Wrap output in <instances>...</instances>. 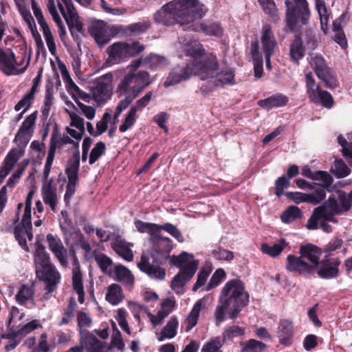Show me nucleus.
<instances>
[{"label":"nucleus","mask_w":352,"mask_h":352,"mask_svg":"<svg viewBox=\"0 0 352 352\" xmlns=\"http://www.w3.org/2000/svg\"><path fill=\"white\" fill-rule=\"evenodd\" d=\"M148 242L151 244L150 256L142 254L138 265L142 272L151 278L160 280L164 279L166 270L161 265L168 259L171 265L182 267V265L187 263L189 258H193L192 254L186 252H182L178 256H170L173 241L168 237L161 236L159 232L155 236L148 238Z\"/></svg>","instance_id":"nucleus-1"},{"label":"nucleus","mask_w":352,"mask_h":352,"mask_svg":"<svg viewBox=\"0 0 352 352\" xmlns=\"http://www.w3.org/2000/svg\"><path fill=\"white\" fill-rule=\"evenodd\" d=\"M207 12L208 8L199 0H173L155 14L154 19L166 26L184 25L202 19Z\"/></svg>","instance_id":"nucleus-2"},{"label":"nucleus","mask_w":352,"mask_h":352,"mask_svg":"<svg viewBox=\"0 0 352 352\" xmlns=\"http://www.w3.org/2000/svg\"><path fill=\"white\" fill-rule=\"evenodd\" d=\"M250 295L240 278L228 280L221 289L219 302L232 306L230 318L236 319L241 310L249 303Z\"/></svg>","instance_id":"nucleus-3"},{"label":"nucleus","mask_w":352,"mask_h":352,"mask_svg":"<svg viewBox=\"0 0 352 352\" xmlns=\"http://www.w3.org/2000/svg\"><path fill=\"white\" fill-rule=\"evenodd\" d=\"M34 263L36 277L45 283V289L47 293L53 292L60 281V275L50 263V256L41 243H36Z\"/></svg>","instance_id":"nucleus-4"},{"label":"nucleus","mask_w":352,"mask_h":352,"mask_svg":"<svg viewBox=\"0 0 352 352\" xmlns=\"http://www.w3.org/2000/svg\"><path fill=\"white\" fill-rule=\"evenodd\" d=\"M285 23L292 32H299L309 23L311 11L307 0H285Z\"/></svg>","instance_id":"nucleus-5"},{"label":"nucleus","mask_w":352,"mask_h":352,"mask_svg":"<svg viewBox=\"0 0 352 352\" xmlns=\"http://www.w3.org/2000/svg\"><path fill=\"white\" fill-rule=\"evenodd\" d=\"M144 49V45L139 41L132 43L115 42L107 48L106 52L108 54L107 61L111 65L120 64L140 54Z\"/></svg>","instance_id":"nucleus-6"},{"label":"nucleus","mask_w":352,"mask_h":352,"mask_svg":"<svg viewBox=\"0 0 352 352\" xmlns=\"http://www.w3.org/2000/svg\"><path fill=\"white\" fill-rule=\"evenodd\" d=\"M150 83V75L147 72L141 71L137 74H128L118 85L117 92L119 96L129 94L136 98Z\"/></svg>","instance_id":"nucleus-7"},{"label":"nucleus","mask_w":352,"mask_h":352,"mask_svg":"<svg viewBox=\"0 0 352 352\" xmlns=\"http://www.w3.org/2000/svg\"><path fill=\"white\" fill-rule=\"evenodd\" d=\"M135 226L140 233L149 234V238L155 236L160 230H164L169 233L178 242L184 241V236L179 230L170 223H166L164 225H158L154 223L144 222L141 220H135Z\"/></svg>","instance_id":"nucleus-8"},{"label":"nucleus","mask_w":352,"mask_h":352,"mask_svg":"<svg viewBox=\"0 0 352 352\" xmlns=\"http://www.w3.org/2000/svg\"><path fill=\"white\" fill-rule=\"evenodd\" d=\"M199 265L197 260L187 262L179 267L180 271L174 276L171 281V288L177 294H182L184 287L186 282L190 280L195 275Z\"/></svg>","instance_id":"nucleus-9"},{"label":"nucleus","mask_w":352,"mask_h":352,"mask_svg":"<svg viewBox=\"0 0 352 352\" xmlns=\"http://www.w3.org/2000/svg\"><path fill=\"white\" fill-rule=\"evenodd\" d=\"M113 75L106 74L97 78L91 87L93 98L98 103L107 101L110 98V91L112 89Z\"/></svg>","instance_id":"nucleus-10"},{"label":"nucleus","mask_w":352,"mask_h":352,"mask_svg":"<svg viewBox=\"0 0 352 352\" xmlns=\"http://www.w3.org/2000/svg\"><path fill=\"white\" fill-rule=\"evenodd\" d=\"M285 269L291 272L297 274L305 278L310 277L315 274L312 267L308 262L302 259L300 256L289 254L286 258Z\"/></svg>","instance_id":"nucleus-11"},{"label":"nucleus","mask_w":352,"mask_h":352,"mask_svg":"<svg viewBox=\"0 0 352 352\" xmlns=\"http://www.w3.org/2000/svg\"><path fill=\"white\" fill-rule=\"evenodd\" d=\"M21 64L18 63L16 56L10 49L4 50L0 47V71L6 76H11L23 73L26 69L24 67L20 70L17 67Z\"/></svg>","instance_id":"nucleus-12"},{"label":"nucleus","mask_w":352,"mask_h":352,"mask_svg":"<svg viewBox=\"0 0 352 352\" xmlns=\"http://www.w3.org/2000/svg\"><path fill=\"white\" fill-rule=\"evenodd\" d=\"M341 261L338 257L326 258L320 261V265L316 273L325 280L337 278L340 274Z\"/></svg>","instance_id":"nucleus-13"},{"label":"nucleus","mask_w":352,"mask_h":352,"mask_svg":"<svg viewBox=\"0 0 352 352\" xmlns=\"http://www.w3.org/2000/svg\"><path fill=\"white\" fill-rule=\"evenodd\" d=\"M193 74L195 75V68L192 63L177 65L170 72L167 80L164 82V86L168 87L186 80Z\"/></svg>","instance_id":"nucleus-14"},{"label":"nucleus","mask_w":352,"mask_h":352,"mask_svg":"<svg viewBox=\"0 0 352 352\" xmlns=\"http://www.w3.org/2000/svg\"><path fill=\"white\" fill-rule=\"evenodd\" d=\"M321 254L320 248L312 243L301 245L299 248L300 256L309 261L308 263L315 272L319 267Z\"/></svg>","instance_id":"nucleus-15"},{"label":"nucleus","mask_w":352,"mask_h":352,"mask_svg":"<svg viewBox=\"0 0 352 352\" xmlns=\"http://www.w3.org/2000/svg\"><path fill=\"white\" fill-rule=\"evenodd\" d=\"M306 54V47L300 34H296L294 39L289 44V57L290 61L296 66L300 65V61L302 60Z\"/></svg>","instance_id":"nucleus-16"},{"label":"nucleus","mask_w":352,"mask_h":352,"mask_svg":"<svg viewBox=\"0 0 352 352\" xmlns=\"http://www.w3.org/2000/svg\"><path fill=\"white\" fill-rule=\"evenodd\" d=\"M294 333V327L292 321L289 319L280 320L277 331L279 343L285 346L291 345Z\"/></svg>","instance_id":"nucleus-17"},{"label":"nucleus","mask_w":352,"mask_h":352,"mask_svg":"<svg viewBox=\"0 0 352 352\" xmlns=\"http://www.w3.org/2000/svg\"><path fill=\"white\" fill-rule=\"evenodd\" d=\"M56 191L57 189L56 187L53 185L52 179L47 180V183L43 186L41 190L44 203L48 205L54 212H56L58 201Z\"/></svg>","instance_id":"nucleus-18"},{"label":"nucleus","mask_w":352,"mask_h":352,"mask_svg":"<svg viewBox=\"0 0 352 352\" xmlns=\"http://www.w3.org/2000/svg\"><path fill=\"white\" fill-rule=\"evenodd\" d=\"M288 102L289 98L287 96L281 93H276L265 99L259 100L257 104L263 109L270 110L273 108L284 107L287 104Z\"/></svg>","instance_id":"nucleus-19"},{"label":"nucleus","mask_w":352,"mask_h":352,"mask_svg":"<svg viewBox=\"0 0 352 352\" xmlns=\"http://www.w3.org/2000/svg\"><path fill=\"white\" fill-rule=\"evenodd\" d=\"M261 44L265 54H274L276 41L269 24H265L262 28Z\"/></svg>","instance_id":"nucleus-20"},{"label":"nucleus","mask_w":352,"mask_h":352,"mask_svg":"<svg viewBox=\"0 0 352 352\" xmlns=\"http://www.w3.org/2000/svg\"><path fill=\"white\" fill-rule=\"evenodd\" d=\"M309 64L318 78H323L324 74L331 72V69L327 66L326 60L321 54L309 53Z\"/></svg>","instance_id":"nucleus-21"},{"label":"nucleus","mask_w":352,"mask_h":352,"mask_svg":"<svg viewBox=\"0 0 352 352\" xmlns=\"http://www.w3.org/2000/svg\"><path fill=\"white\" fill-rule=\"evenodd\" d=\"M24 153L23 148H12L5 157L0 168L9 174Z\"/></svg>","instance_id":"nucleus-22"},{"label":"nucleus","mask_w":352,"mask_h":352,"mask_svg":"<svg viewBox=\"0 0 352 352\" xmlns=\"http://www.w3.org/2000/svg\"><path fill=\"white\" fill-rule=\"evenodd\" d=\"M205 307L206 304L203 299H199L195 303L186 319V326L185 331L186 332H188L197 325L200 311L202 309L205 308Z\"/></svg>","instance_id":"nucleus-23"},{"label":"nucleus","mask_w":352,"mask_h":352,"mask_svg":"<svg viewBox=\"0 0 352 352\" xmlns=\"http://www.w3.org/2000/svg\"><path fill=\"white\" fill-rule=\"evenodd\" d=\"M192 65L195 68V75L217 69V62L215 58L204 56L199 58L195 63H192Z\"/></svg>","instance_id":"nucleus-24"},{"label":"nucleus","mask_w":352,"mask_h":352,"mask_svg":"<svg viewBox=\"0 0 352 352\" xmlns=\"http://www.w3.org/2000/svg\"><path fill=\"white\" fill-rule=\"evenodd\" d=\"M80 162V156L78 152L74 153L72 156L68 159L65 170L68 179L78 180Z\"/></svg>","instance_id":"nucleus-25"},{"label":"nucleus","mask_w":352,"mask_h":352,"mask_svg":"<svg viewBox=\"0 0 352 352\" xmlns=\"http://www.w3.org/2000/svg\"><path fill=\"white\" fill-rule=\"evenodd\" d=\"M111 248L122 258L126 261H131L133 254L127 243L122 239H116L111 244Z\"/></svg>","instance_id":"nucleus-26"},{"label":"nucleus","mask_w":352,"mask_h":352,"mask_svg":"<svg viewBox=\"0 0 352 352\" xmlns=\"http://www.w3.org/2000/svg\"><path fill=\"white\" fill-rule=\"evenodd\" d=\"M94 258L103 274L111 275L113 273V262L110 257L105 254L94 252Z\"/></svg>","instance_id":"nucleus-27"},{"label":"nucleus","mask_w":352,"mask_h":352,"mask_svg":"<svg viewBox=\"0 0 352 352\" xmlns=\"http://www.w3.org/2000/svg\"><path fill=\"white\" fill-rule=\"evenodd\" d=\"M58 9L67 23L69 30L74 41L76 43H78L80 38V36L76 32V31H74L75 25H76L77 23L80 22L78 14H76L74 18L71 16H67L64 6L60 2H58Z\"/></svg>","instance_id":"nucleus-28"},{"label":"nucleus","mask_w":352,"mask_h":352,"mask_svg":"<svg viewBox=\"0 0 352 352\" xmlns=\"http://www.w3.org/2000/svg\"><path fill=\"white\" fill-rule=\"evenodd\" d=\"M34 296V286L23 284L20 287L15 296V299L18 304L21 305H25L28 301L33 300Z\"/></svg>","instance_id":"nucleus-29"},{"label":"nucleus","mask_w":352,"mask_h":352,"mask_svg":"<svg viewBox=\"0 0 352 352\" xmlns=\"http://www.w3.org/2000/svg\"><path fill=\"white\" fill-rule=\"evenodd\" d=\"M258 2L265 14L269 15L273 22L278 23L280 21L278 10L274 0H258Z\"/></svg>","instance_id":"nucleus-30"},{"label":"nucleus","mask_w":352,"mask_h":352,"mask_svg":"<svg viewBox=\"0 0 352 352\" xmlns=\"http://www.w3.org/2000/svg\"><path fill=\"white\" fill-rule=\"evenodd\" d=\"M178 324L179 322L177 317L172 316L162 330L160 336L158 338L159 341H162L165 338L170 339L174 338L177 334Z\"/></svg>","instance_id":"nucleus-31"},{"label":"nucleus","mask_w":352,"mask_h":352,"mask_svg":"<svg viewBox=\"0 0 352 352\" xmlns=\"http://www.w3.org/2000/svg\"><path fill=\"white\" fill-rule=\"evenodd\" d=\"M124 298L121 287L113 283L108 287L106 294V300L111 305H116L120 303Z\"/></svg>","instance_id":"nucleus-32"},{"label":"nucleus","mask_w":352,"mask_h":352,"mask_svg":"<svg viewBox=\"0 0 352 352\" xmlns=\"http://www.w3.org/2000/svg\"><path fill=\"white\" fill-rule=\"evenodd\" d=\"M201 32L208 36L221 37L223 34V28L217 22L201 23L199 25Z\"/></svg>","instance_id":"nucleus-33"},{"label":"nucleus","mask_w":352,"mask_h":352,"mask_svg":"<svg viewBox=\"0 0 352 352\" xmlns=\"http://www.w3.org/2000/svg\"><path fill=\"white\" fill-rule=\"evenodd\" d=\"M302 212L301 210L296 206H290L283 212L280 215L281 221L285 223H289L296 219H301Z\"/></svg>","instance_id":"nucleus-34"},{"label":"nucleus","mask_w":352,"mask_h":352,"mask_svg":"<svg viewBox=\"0 0 352 352\" xmlns=\"http://www.w3.org/2000/svg\"><path fill=\"white\" fill-rule=\"evenodd\" d=\"M241 344V352H265L268 349L266 344L256 339H250Z\"/></svg>","instance_id":"nucleus-35"},{"label":"nucleus","mask_w":352,"mask_h":352,"mask_svg":"<svg viewBox=\"0 0 352 352\" xmlns=\"http://www.w3.org/2000/svg\"><path fill=\"white\" fill-rule=\"evenodd\" d=\"M234 84V73L232 69H221L215 80L216 86L232 85Z\"/></svg>","instance_id":"nucleus-36"},{"label":"nucleus","mask_w":352,"mask_h":352,"mask_svg":"<svg viewBox=\"0 0 352 352\" xmlns=\"http://www.w3.org/2000/svg\"><path fill=\"white\" fill-rule=\"evenodd\" d=\"M143 63L151 69L166 66L168 64L167 59L162 56L151 54L145 57Z\"/></svg>","instance_id":"nucleus-37"},{"label":"nucleus","mask_w":352,"mask_h":352,"mask_svg":"<svg viewBox=\"0 0 352 352\" xmlns=\"http://www.w3.org/2000/svg\"><path fill=\"white\" fill-rule=\"evenodd\" d=\"M287 245L285 239H281L278 243H275L273 245H269L267 244H263L261 246V251L263 253L268 254L272 257L278 256L282 251Z\"/></svg>","instance_id":"nucleus-38"},{"label":"nucleus","mask_w":352,"mask_h":352,"mask_svg":"<svg viewBox=\"0 0 352 352\" xmlns=\"http://www.w3.org/2000/svg\"><path fill=\"white\" fill-rule=\"evenodd\" d=\"M115 274L117 280L119 282H123L130 285H133L134 282V278L131 272L124 265H116L115 267Z\"/></svg>","instance_id":"nucleus-39"},{"label":"nucleus","mask_w":352,"mask_h":352,"mask_svg":"<svg viewBox=\"0 0 352 352\" xmlns=\"http://www.w3.org/2000/svg\"><path fill=\"white\" fill-rule=\"evenodd\" d=\"M185 54L193 58L192 63H195L199 58L204 56L205 50L201 44L195 43L186 46Z\"/></svg>","instance_id":"nucleus-40"},{"label":"nucleus","mask_w":352,"mask_h":352,"mask_svg":"<svg viewBox=\"0 0 352 352\" xmlns=\"http://www.w3.org/2000/svg\"><path fill=\"white\" fill-rule=\"evenodd\" d=\"M336 194L342 213L349 211L352 208V190L347 193L342 190H338Z\"/></svg>","instance_id":"nucleus-41"},{"label":"nucleus","mask_w":352,"mask_h":352,"mask_svg":"<svg viewBox=\"0 0 352 352\" xmlns=\"http://www.w3.org/2000/svg\"><path fill=\"white\" fill-rule=\"evenodd\" d=\"M314 188L312 189L314 192L309 194L310 197V204L317 205L324 199L326 190L328 188L318 183H314Z\"/></svg>","instance_id":"nucleus-42"},{"label":"nucleus","mask_w":352,"mask_h":352,"mask_svg":"<svg viewBox=\"0 0 352 352\" xmlns=\"http://www.w3.org/2000/svg\"><path fill=\"white\" fill-rule=\"evenodd\" d=\"M317 100L312 102L316 104L320 103L323 107L327 109L331 108L334 104L331 94L327 91L321 89L320 87H317Z\"/></svg>","instance_id":"nucleus-43"},{"label":"nucleus","mask_w":352,"mask_h":352,"mask_svg":"<svg viewBox=\"0 0 352 352\" xmlns=\"http://www.w3.org/2000/svg\"><path fill=\"white\" fill-rule=\"evenodd\" d=\"M318 208L322 209L323 214L327 213H342V210L338 203V200L333 196H330L322 205Z\"/></svg>","instance_id":"nucleus-44"},{"label":"nucleus","mask_w":352,"mask_h":352,"mask_svg":"<svg viewBox=\"0 0 352 352\" xmlns=\"http://www.w3.org/2000/svg\"><path fill=\"white\" fill-rule=\"evenodd\" d=\"M305 82L307 88V94L311 101H315L317 100L316 94L318 91L317 87H320L319 85L316 84L315 79L311 72H309L305 75Z\"/></svg>","instance_id":"nucleus-45"},{"label":"nucleus","mask_w":352,"mask_h":352,"mask_svg":"<svg viewBox=\"0 0 352 352\" xmlns=\"http://www.w3.org/2000/svg\"><path fill=\"white\" fill-rule=\"evenodd\" d=\"M331 171L337 178L345 177L351 173L350 168L342 159L334 161Z\"/></svg>","instance_id":"nucleus-46"},{"label":"nucleus","mask_w":352,"mask_h":352,"mask_svg":"<svg viewBox=\"0 0 352 352\" xmlns=\"http://www.w3.org/2000/svg\"><path fill=\"white\" fill-rule=\"evenodd\" d=\"M37 111H35L25 118L19 129L20 133L23 132L32 136L34 133V127L35 126L36 120L37 118Z\"/></svg>","instance_id":"nucleus-47"},{"label":"nucleus","mask_w":352,"mask_h":352,"mask_svg":"<svg viewBox=\"0 0 352 352\" xmlns=\"http://www.w3.org/2000/svg\"><path fill=\"white\" fill-rule=\"evenodd\" d=\"M87 352H104L106 343L98 339L95 336L91 335L87 338Z\"/></svg>","instance_id":"nucleus-48"},{"label":"nucleus","mask_w":352,"mask_h":352,"mask_svg":"<svg viewBox=\"0 0 352 352\" xmlns=\"http://www.w3.org/2000/svg\"><path fill=\"white\" fill-rule=\"evenodd\" d=\"M136 113L137 111H135V109L131 107L127 114L126 115L122 124L119 126V130L120 132H125L135 124L137 120Z\"/></svg>","instance_id":"nucleus-49"},{"label":"nucleus","mask_w":352,"mask_h":352,"mask_svg":"<svg viewBox=\"0 0 352 352\" xmlns=\"http://www.w3.org/2000/svg\"><path fill=\"white\" fill-rule=\"evenodd\" d=\"M105 144L101 141L97 142L91 151L89 159V164H94L102 155L105 153Z\"/></svg>","instance_id":"nucleus-50"},{"label":"nucleus","mask_w":352,"mask_h":352,"mask_svg":"<svg viewBox=\"0 0 352 352\" xmlns=\"http://www.w3.org/2000/svg\"><path fill=\"white\" fill-rule=\"evenodd\" d=\"M226 276V274L223 269H217L210 278V281L206 287V291H210L219 285Z\"/></svg>","instance_id":"nucleus-51"},{"label":"nucleus","mask_w":352,"mask_h":352,"mask_svg":"<svg viewBox=\"0 0 352 352\" xmlns=\"http://www.w3.org/2000/svg\"><path fill=\"white\" fill-rule=\"evenodd\" d=\"M222 346L223 342L219 337L211 338L203 345L201 352H221L220 349Z\"/></svg>","instance_id":"nucleus-52"},{"label":"nucleus","mask_w":352,"mask_h":352,"mask_svg":"<svg viewBox=\"0 0 352 352\" xmlns=\"http://www.w3.org/2000/svg\"><path fill=\"white\" fill-rule=\"evenodd\" d=\"M323 212L321 208H316L311 217L309 218L307 223V228L308 230H316L318 228V221L320 219H323Z\"/></svg>","instance_id":"nucleus-53"},{"label":"nucleus","mask_w":352,"mask_h":352,"mask_svg":"<svg viewBox=\"0 0 352 352\" xmlns=\"http://www.w3.org/2000/svg\"><path fill=\"white\" fill-rule=\"evenodd\" d=\"M274 193L280 198L284 194V190L290 186V182L286 175L279 177L274 182Z\"/></svg>","instance_id":"nucleus-54"},{"label":"nucleus","mask_w":352,"mask_h":352,"mask_svg":"<svg viewBox=\"0 0 352 352\" xmlns=\"http://www.w3.org/2000/svg\"><path fill=\"white\" fill-rule=\"evenodd\" d=\"M41 29L50 52L52 55H55L56 52V46L49 25L43 27Z\"/></svg>","instance_id":"nucleus-55"},{"label":"nucleus","mask_w":352,"mask_h":352,"mask_svg":"<svg viewBox=\"0 0 352 352\" xmlns=\"http://www.w3.org/2000/svg\"><path fill=\"white\" fill-rule=\"evenodd\" d=\"M287 199L293 201L296 204L307 202L310 204L309 195L300 192H287L285 194Z\"/></svg>","instance_id":"nucleus-56"},{"label":"nucleus","mask_w":352,"mask_h":352,"mask_svg":"<svg viewBox=\"0 0 352 352\" xmlns=\"http://www.w3.org/2000/svg\"><path fill=\"white\" fill-rule=\"evenodd\" d=\"M219 303L220 305H217L214 313L217 326H219L225 320L226 310L228 308L232 309L231 305L225 304L224 302H219Z\"/></svg>","instance_id":"nucleus-57"},{"label":"nucleus","mask_w":352,"mask_h":352,"mask_svg":"<svg viewBox=\"0 0 352 352\" xmlns=\"http://www.w3.org/2000/svg\"><path fill=\"white\" fill-rule=\"evenodd\" d=\"M126 314L127 313L124 308H120L117 311V316L116 318L122 329L127 334L130 335L131 330L129 327L128 322L126 319Z\"/></svg>","instance_id":"nucleus-58"},{"label":"nucleus","mask_w":352,"mask_h":352,"mask_svg":"<svg viewBox=\"0 0 352 352\" xmlns=\"http://www.w3.org/2000/svg\"><path fill=\"white\" fill-rule=\"evenodd\" d=\"M210 274V270L202 267L197 274V278L195 284L192 287L194 292L197 291L201 287L205 285L208 276Z\"/></svg>","instance_id":"nucleus-59"},{"label":"nucleus","mask_w":352,"mask_h":352,"mask_svg":"<svg viewBox=\"0 0 352 352\" xmlns=\"http://www.w3.org/2000/svg\"><path fill=\"white\" fill-rule=\"evenodd\" d=\"M14 235L19 245L25 251L29 252L27 241L24 237L23 231L21 225H16L14 228Z\"/></svg>","instance_id":"nucleus-60"},{"label":"nucleus","mask_w":352,"mask_h":352,"mask_svg":"<svg viewBox=\"0 0 352 352\" xmlns=\"http://www.w3.org/2000/svg\"><path fill=\"white\" fill-rule=\"evenodd\" d=\"M76 318L78 326L80 329L91 327L92 324V320L87 313L82 311H78L76 314Z\"/></svg>","instance_id":"nucleus-61"},{"label":"nucleus","mask_w":352,"mask_h":352,"mask_svg":"<svg viewBox=\"0 0 352 352\" xmlns=\"http://www.w3.org/2000/svg\"><path fill=\"white\" fill-rule=\"evenodd\" d=\"M151 26L149 21L134 23L127 27V30L134 34L145 32Z\"/></svg>","instance_id":"nucleus-62"},{"label":"nucleus","mask_w":352,"mask_h":352,"mask_svg":"<svg viewBox=\"0 0 352 352\" xmlns=\"http://www.w3.org/2000/svg\"><path fill=\"white\" fill-rule=\"evenodd\" d=\"M213 256L218 260L231 261L234 258L233 252L221 247L212 252Z\"/></svg>","instance_id":"nucleus-63"},{"label":"nucleus","mask_w":352,"mask_h":352,"mask_svg":"<svg viewBox=\"0 0 352 352\" xmlns=\"http://www.w3.org/2000/svg\"><path fill=\"white\" fill-rule=\"evenodd\" d=\"M244 334V328L238 325H232L224 331L223 336L228 339H232L235 337L243 336Z\"/></svg>","instance_id":"nucleus-64"}]
</instances>
